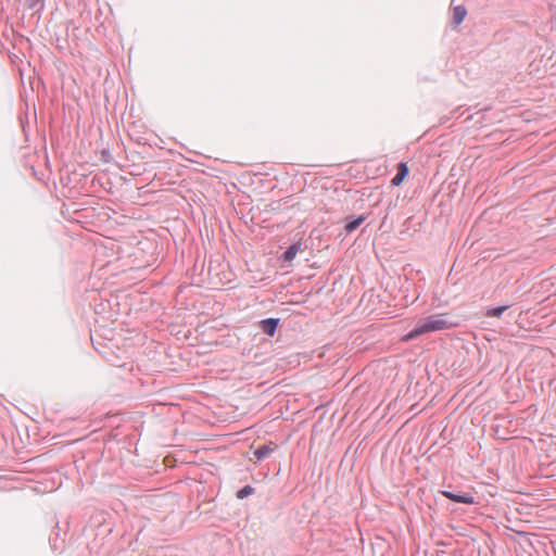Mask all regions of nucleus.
Here are the masks:
<instances>
[{
  "mask_svg": "<svg viewBox=\"0 0 556 556\" xmlns=\"http://www.w3.org/2000/svg\"><path fill=\"white\" fill-rule=\"evenodd\" d=\"M364 220H365V217H364V216H359V217H357L356 219H354V220H352V222H350V223H348V224L345 225V230H346L348 232H352V231H353V230H355L357 227H359V226H361V224H362Z\"/></svg>",
  "mask_w": 556,
  "mask_h": 556,
  "instance_id": "obj_9",
  "label": "nucleus"
},
{
  "mask_svg": "<svg viewBox=\"0 0 556 556\" xmlns=\"http://www.w3.org/2000/svg\"><path fill=\"white\" fill-rule=\"evenodd\" d=\"M408 174V168L405 163L397 165V174L392 178V186H400Z\"/></svg>",
  "mask_w": 556,
  "mask_h": 556,
  "instance_id": "obj_4",
  "label": "nucleus"
},
{
  "mask_svg": "<svg viewBox=\"0 0 556 556\" xmlns=\"http://www.w3.org/2000/svg\"><path fill=\"white\" fill-rule=\"evenodd\" d=\"M452 326L446 315L434 314L419 319L412 331L404 336L403 341H410L421 334L447 329Z\"/></svg>",
  "mask_w": 556,
  "mask_h": 556,
  "instance_id": "obj_1",
  "label": "nucleus"
},
{
  "mask_svg": "<svg viewBox=\"0 0 556 556\" xmlns=\"http://www.w3.org/2000/svg\"><path fill=\"white\" fill-rule=\"evenodd\" d=\"M273 451H274V448L271 446L263 445V446L258 447L257 450H255L254 455L257 459H262V458L266 457L267 455H269Z\"/></svg>",
  "mask_w": 556,
  "mask_h": 556,
  "instance_id": "obj_7",
  "label": "nucleus"
},
{
  "mask_svg": "<svg viewBox=\"0 0 556 556\" xmlns=\"http://www.w3.org/2000/svg\"><path fill=\"white\" fill-rule=\"evenodd\" d=\"M467 11L463 5L453 8V22L455 25H459L466 17Z\"/></svg>",
  "mask_w": 556,
  "mask_h": 556,
  "instance_id": "obj_5",
  "label": "nucleus"
},
{
  "mask_svg": "<svg viewBox=\"0 0 556 556\" xmlns=\"http://www.w3.org/2000/svg\"><path fill=\"white\" fill-rule=\"evenodd\" d=\"M279 319L277 318H268L261 320L260 327L262 330L267 333L268 336H274L278 326Z\"/></svg>",
  "mask_w": 556,
  "mask_h": 556,
  "instance_id": "obj_3",
  "label": "nucleus"
},
{
  "mask_svg": "<svg viewBox=\"0 0 556 556\" xmlns=\"http://www.w3.org/2000/svg\"><path fill=\"white\" fill-rule=\"evenodd\" d=\"M301 251V244L294 243L290 245L283 254V260L286 262H292L296 254Z\"/></svg>",
  "mask_w": 556,
  "mask_h": 556,
  "instance_id": "obj_6",
  "label": "nucleus"
},
{
  "mask_svg": "<svg viewBox=\"0 0 556 556\" xmlns=\"http://www.w3.org/2000/svg\"><path fill=\"white\" fill-rule=\"evenodd\" d=\"M254 492V489L250 485H245L241 490L237 492V497L243 500L244 497L251 495Z\"/></svg>",
  "mask_w": 556,
  "mask_h": 556,
  "instance_id": "obj_10",
  "label": "nucleus"
},
{
  "mask_svg": "<svg viewBox=\"0 0 556 556\" xmlns=\"http://www.w3.org/2000/svg\"><path fill=\"white\" fill-rule=\"evenodd\" d=\"M441 493L444 497H446L453 502H456V503H463V504H473L475 503L473 497L469 494L459 495V494L452 493L450 491H442Z\"/></svg>",
  "mask_w": 556,
  "mask_h": 556,
  "instance_id": "obj_2",
  "label": "nucleus"
},
{
  "mask_svg": "<svg viewBox=\"0 0 556 556\" xmlns=\"http://www.w3.org/2000/svg\"><path fill=\"white\" fill-rule=\"evenodd\" d=\"M509 306L508 305H504V306H497V307H493L491 309L488 311L486 313V316L488 317H501V315L508 308Z\"/></svg>",
  "mask_w": 556,
  "mask_h": 556,
  "instance_id": "obj_8",
  "label": "nucleus"
}]
</instances>
